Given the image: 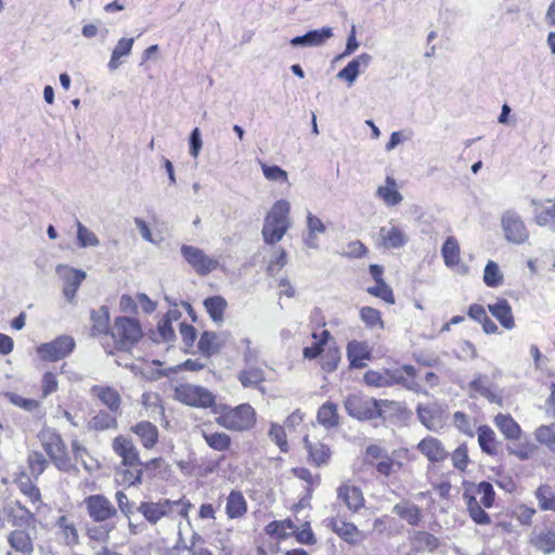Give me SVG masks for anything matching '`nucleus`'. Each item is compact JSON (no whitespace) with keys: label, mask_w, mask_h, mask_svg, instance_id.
Returning a JSON list of instances; mask_svg holds the SVG:
<instances>
[{"label":"nucleus","mask_w":555,"mask_h":555,"mask_svg":"<svg viewBox=\"0 0 555 555\" xmlns=\"http://www.w3.org/2000/svg\"><path fill=\"white\" fill-rule=\"evenodd\" d=\"M314 314L319 318L313 321L311 328V344L302 348V357L306 360H315L320 369L325 373L335 372L341 361V351L333 334L325 328L326 321L320 309Z\"/></svg>","instance_id":"f257e3e1"},{"label":"nucleus","mask_w":555,"mask_h":555,"mask_svg":"<svg viewBox=\"0 0 555 555\" xmlns=\"http://www.w3.org/2000/svg\"><path fill=\"white\" fill-rule=\"evenodd\" d=\"M463 501L470 519L480 526L491 524V517L486 512L494 506L496 493L491 482L482 480L479 482L463 481Z\"/></svg>","instance_id":"f03ea898"},{"label":"nucleus","mask_w":555,"mask_h":555,"mask_svg":"<svg viewBox=\"0 0 555 555\" xmlns=\"http://www.w3.org/2000/svg\"><path fill=\"white\" fill-rule=\"evenodd\" d=\"M143 337L142 324L137 318L118 315L111 325L108 340L102 341V346L109 356H114L117 352H131Z\"/></svg>","instance_id":"7ed1b4c3"},{"label":"nucleus","mask_w":555,"mask_h":555,"mask_svg":"<svg viewBox=\"0 0 555 555\" xmlns=\"http://www.w3.org/2000/svg\"><path fill=\"white\" fill-rule=\"evenodd\" d=\"M166 466L162 456L142 461L141 456L125 463H118L115 467V479L125 488L139 487L144 480H153L158 477Z\"/></svg>","instance_id":"20e7f679"},{"label":"nucleus","mask_w":555,"mask_h":555,"mask_svg":"<svg viewBox=\"0 0 555 555\" xmlns=\"http://www.w3.org/2000/svg\"><path fill=\"white\" fill-rule=\"evenodd\" d=\"M363 382L367 386L376 388L400 385L413 391L421 390L418 373L416 372V367L411 364H404L393 370H369L363 375Z\"/></svg>","instance_id":"39448f33"},{"label":"nucleus","mask_w":555,"mask_h":555,"mask_svg":"<svg viewBox=\"0 0 555 555\" xmlns=\"http://www.w3.org/2000/svg\"><path fill=\"white\" fill-rule=\"evenodd\" d=\"M214 413L217 414L215 421L220 427L234 433L251 430L257 423V413L249 403L236 406L221 404Z\"/></svg>","instance_id":"423d86ee"},{"label":"nucleus","mask_w":555,"mask_h":555,"mask_svg":"<svg viewBox=\"0 0 555 555\" xmlns=\"http://www.w3.org/2000/svg\"><path fill=\"white\" fill-rule=\"evenodd\" d=\"M40 446L49 461L61 472L72 473L76 470L70 452L62 435L53 428H42L38 433Z\"/></svg>","instance_id":"0eeeda50"},{"label":"nucleus","mask_w":555,"mask_h":555,"mask_svg":"<svg viewBox=\"0 0 555 555\" xmlns=\"http://www.w3.org/2000/svg\"><path fill=\"white\" fill-rule=\"evenodd\" d=\"M409 456L410 451L406 448L395 450L392 456H390L384 447L371 443L365 448L364 463L372 466L378 476L390 478L403 468V463L396 460V457L409 460Z\"/></svg>","instance_id":"6e6552de"},{"label":"nucleus","mask_w":555,"mask_h":555,"mask_svg":"<svg viewBox=\"0 0 555 555\" xmlns=\"http://www.w3.org/2000/svg\"><path fill=\"white\" fill-rule=\"evenodd\" d=\"M191 503L188 500L160 499L157 502H141L138 512L146 521L152 525L157 524L163 518L185 519L189 516Z\"/></svg>","instance_id":"1a4fd4ad"},{"label":"nucleus","mask_w":555,"mask_h":555,"mask_svg":"<svg viewBox=\"0 0 555 555\" xmlns=\"http://www.w3.org/2000/svg\"><path fill=\"white\" fill-rule=\"evenodd\" d=\"M291 205L286 199L276 201L267 214L261 230L263 242L268 245L279 243L292 225Z\"/></svg>","instance_id":"9d476101"},{"label":"nucleus","mask_w":555,"mask_h":555,"mask_svg":"<svg viewBox=\"0 0 555 555\" xmlns=\"http://www.w3.org/2000/svg\"><path fill=\"white\" fill-rule=\"evenodd\" d=\"M210 427V422L203 423L197 427L198 433L207 447L212 451L220 453L219 459L211 462L210 465L205 468V473L207 474L217 470L225 460L227 454L231 456L234 455V452L232 451V437L225 431L212 430Z\"/></svg>","instance_id":"9b49d317"},{"label":"nucleus","mask_w":555,"mask_h":555,"mask_svg":"<svg viewBox=\"0 0 555 555\" xmlns=\"http://www.w3.org/2000/svg\"><path fill=\"white\" fill-rule=\"evenodd\" d=\"M388 404L387 400H376L362 393H351L345 400L347 413L360 421L383 417L384 406Z\"/></svg>","instance_id":"f8f14e48"},{"label":"nucleus","mask_w":555,"mask_h":555,"mask_svg":"<svg viewBox=\"0 0 555 555\" xmlns=\"http://www.w3.org/2000/svg\"><path fill=\"white\" fill-rule=\"evenodd\" d=\"M175 396L178 401L194 408H212L216 397L208 389L191 384H181L176 387Z\"/></svg>","instance_id":"ddd939ff"},{"label":"nucleus","mask_w":555,"mask_h":555,"mask_svg":"<svg viewBox=\"0 0 555 555\" xmlns=\"http://www.w3.org/2000/svg\"><path fill=\"white\" fill-rule=\"evenodd\" d=\"M75 339L69 335H60L49 343L37 347L38 357L46 362H56L68 357L75 349Z\"/></svg>","instance_id":"4468645a"},{"label":"nucleus","mask_w":555,"mask_h":555,"mask_svg":"<svg viewBox=\"0 0 555 555\" xmlns=\"http://www.w3.org/2000/svg\"><path fill=\"white\" fill-rule=\"evenodd\" d=\"M454 470L446 469L442 464H427L425 477L441 500H450Z\"/></svg>","instance_id":"2eb2a0df"},{"label":"nucleus","mask_w":555,"mask_h":555,"mask_svg":"<svg viewBox=\"0 0 555 555\" xmlns=\"http://www.w3.org/2000/svg\"><path fill=\"white\" fill-rule=\"evenodd\" d=\"M5 525L9 524L13 529L36 527L37 512L30 511L20 500L4 502Z\"/></svg>","instance_id":"dca6fc26"},{"label":"nucleus","mask_w":555,"mask_h":555,"mask_svg":"<svg viewBox=\"0 0 555 555\" xmlns=\"http://www.w3.org/2000/svg\"><path fill=\"white\" fill-rule=\"evenodd\" d=\"M36 527H25L12 529L7 534V543L10 546L9 552L15 555H33L35 551Z\"/></svg>","instance_id":"f3484780"},{"label":"nucleus","mask_w":555,"mask_h":555,"mask_svg":"<svg viewBox=\"0 0 555 555\" xmlns=\"http://www.w3.org/2000/svg\"><path fill=\"white\" fill-rule=\"evenodd\" d=\"M89 517L94 522H105L117 516L114 504L104 494H91L83 499Z\"/></svg>","instance_id":"a211bd4d"},{"label":"nucleus","mask_w":555,"mask_h":555,"mask_svg":"<svg viewBox=\"0 0 555 555\" xmlns=\"http://www.w3.org/2000/svg\"><path fill=\"white\" fill-rule=\"evenodd\" d=\"M181 254L198 275H207L215 271L219 266V261L217 259L209 257L198 247L182 245Z\"/></svg>","instance_id":"6ab92c4d"},{"label":"nucleus","mask_w":555,"mask_h":555,"mask_svg":"<svg viewBox=\"0 0 555 555\" xmlns=\"http://www.w3.org/2000/svg\"><path fill=\"white\" fill-rule=\"evenodd\" d=\"M505 238L513 244H522L529 238V231L518 214L506 211L501 219Z\"/></svg>","instance_id":"aec40b11"},{"label":"nucleus","mask_w":555,"mask_h":555,"mask_svg":"<svg viewBox=\"0 0 555 555\" xmlns=\"http://www.w3.org/2000/svg\"><path fill=\"white\" fill-rule=\"evenodd\" d=\"M416 450L428 461V464H442L449 457L444 443L434 436L421 439Z\"/></svg>","instance_id":"412c9836"},{"label":"nucleus","mask_w":555,"mask_h":555,"mask_svg":"<svg viewBox=\"0 0 555 555\" xmlns=\"http://www.w3.org/2000/svg\"><path fill=\"white\" fill-rule=\"evenodd\" d=\"M346 356L350 370H361L373 359V351L367 341L352 339L346 346Z\"/></svg>","instance_id":"4be33fe9"},{"label":"nucleus","mask_w":555,"mask_h":555,"mask_svg":"<svg viewBox=\"0 0 555 555\" xmlns=\"http://www.w3.org/2000/svg\"><path fill=\"white\" fill-rule=\"evenodd\" d=\"M326 527L350 545H358L365 538L364 533L353 522L338 517L328 518Z\"/></svg>","instance_id":"5701e85b"},{"label":"nucleus","mask_w":555,"mask_h":555,"mask_svg":"<svg viewBox=\"0 0 555 555\" xmlns=\"http://www.w3.org/2000/svg\"><path fill=\"white\" fill-rule=\"evenodd\" d=\"M18 491L27 499V501L34 506L35 512H40L46 506L41 491L31 477L25 473H18L14 478Z\"/></svg>","instance_id":"b1692460"},{"label":"nucleus","mask_w":555,"mask_h":555,"mask_svg":"<svg viewBox=\"0 0 555 555\" xmlns=\"http://www.w3.org/2000/svg\"><path fill=\"white\" fill-rule=\"evenodd\" d=\"M304 447L307 451V460L311 465L322 467L330 464L333 455L330 444L320 440L313 441L309 436H305Z\"/></svg>","instance_id":"393cba45"},{"label":"nucleus","mask_w":555,"mask_h":555,"mask_svg":"<svg viewBox=\"0 0 555 555\" xmlns=\"http://www.w3.org/2000/svg\"><path fill=\"white\" fill-rule=\"evenodd\" d=\"M263 365L264 363L245 365V367L237 373V380L244 388H254L261 393H266L264 383L268 380V377Z\"/></svg>","instance_id":"a878e982"},{"label":"nucleus","mask_w":555,"mask_h":555,"mask_svg":"<svg viewBox=\"0 0 555 555\" xmlns=\"http://www.w3.org/2000/svg\"><path fill=\"white\" fill-rule=\"evenodd\" d=\"M337 499L352 513L359 512L365 504L361 488L353 485L350 480L344 481L338 486Z\"/></svg>","instance_id":"bb28decb"},{"label":"nucleus","mask_w":555,"mask_h":555,"mask_svg":"<svg viewBox=\"0 0 555 555\" xmlns=\"http://www.w3.org/2000/svg\"><path fill=\"white\" fill-rule=\"evenodd\" d=\"M144 450H153L159 442V429L150 421H140L130 427Z\"/></svg>","instance_id":"cd10ccee"},{"label":"nucleus","mask_w":555,"mask_h":555,"mask_svg":"<svg viewBox=\"0 0 555 555\" xmlns=\"http://www.w3.org/2000/svg\"><path fill=\"white\" fill-rule=\"evenodd\" d=\"M533 206V221L543 228H547L555 232V197L545 201L532 202Z\"/></svg>","instance_id":"c85d7f7f"},{"label":"nucleus","mask_w":555,"mask_h":555,"mask_svg":"<svg viewBox=\"0 0 555 555\" xmlns=\"http://www.w3.org/2000/svg\"><path fill=\"white\" fill-rule=\"evenodd\" d=\"M468 391L472 398L482 397L490 403L503 404L502 396L493 390L492 384L486 375L479 374L475 376L468 384Z\"/></svg>","instance_id":"c756f323"},{"label":"nucleus","mask_w":555,"mask_h":555,"mask_svg":"<svg viewBox=\"0 0 555 555\" xmlns=\"http://www.w3.org/2000/svg\"><path fill=\"white\" fill-rule=\"evenodd\" d=\"M408 243V236L398 225L382 227L378 231L377 247L384 249H397Z\"/></svg>","instance_id":"7c9ffc66"},{"label":"nucleus","mask_w":555,"mask_h":555,"mask_svg":"<svg viewBox=\"0 0 555 555\" xmlns=\"http://www.w3.org/2000/svg\"><path fill=\"white\" fill-rule=\"evenodd\" d=\"M91 326L90 334L93 337H102V341H107L111 335L109 310L106 306L92 310L90 313Z\"/></svg>","instance_id":"2f4dec72"},{"label":"nucleus","mask_w":555,"mask_h":555,"mask_svg":"<svg viewBox=\"0 0 555 555\" xmlns=\"http://www.w3.org/2000/svg\"><path fill=\"white\" fill-rule=\"evenodd\" d=\"M90 392L103 405H105L107 410L121 413V396L116 388L106 385H93Z\"/></svg>","instance_id":"473e14b6"},{"label":"nucleus","mask_w":555,"mask_h":555,"mask_svg":"<svg viewBox=\"0 0 555 555\" xmlns=\"http://www.w3.org/2000/svg\"><path fill=\"white\" fill-rule=\"evenodd\" d=\"M112 450L120 460L119 463L130 462L140 455V450L132 440L126 435H117L112 440Z\"/></svg>","instance_id":"72a5a7b5"},{"label":"nucleus","mask_w":555,"mask_h":555,"mask_svg":"<svg viewBox=\"0 0 555 555\" xmlns=\"http://www.w3.org/2000/svg\"><path fill=\"white\" fill-rule=\"evenodd\" d=\"M120 413L109 410H100L87 423V428L91 431H106L118 428V416Z\"/></svg>","instance_id":"f704fd0d"},{"label":"nucleus","mask_w":555,"mask_h":555,"mask_svg":"<svg viewBox=\"0 0 555 555\" xmlns=\"http://www.w3.org/2000/svg\"><path fill=\"white\" fill-rule=\"evenodd\" d=\"M493 424L506 440L518 441L521 438L520 425L508 413H498L493 417Z\"/></svg>","instance_id":"c9c22d12"},{"label":"nucleus","mask_w":555,"mask_h":555,"mask_svg":"<svg viewBox=\"0 0 555 555\" xmlns=\"http://www.w3.org/2000/svg\"><path fill=\"white\" fill-rule=\"evenodd\" d=\"M248 511V503L241 490H231L225 500V515L229 519H241Z\"/></svg>","instance_id":"e433bc0d"},{"label":"nucleus","mask_w":555,"mask_h":555,"mask_svg":"<svg viewBox=\"0 0 555 555\" xmlns=\"http://www.w3.org/2000/svg\"><path fill=\"white\" fill-rule=\"evenodd\" d=\"M488 310L503 328L513 330L516 326L512 307L505 298H498L494 304L488 305Z\"/></svg>","instance_id":"4c0bfd02"},{"label":"nucleus","mask_w":555,"mask_h":555,"mask_svg":"<svg viewBox=\"0 0 555 555\" xmlns=\"http://www.w3.org/2000/svg\"><path fill=\"white\" fill-rule=\"evenodd\" d=\"M57 534L67 546H75L79 543V533L75 521L67 515H61L55 521Z\"/></svg>","instance_id":"58836bf2"},{"label":"nucleus","mask_w":555,"mask_h":555,"mask_svg":"<svg viewBox=\"0 0 555 555\" xmlns=\"http://www.w3.org/2000/svg\"><path fill=\"white\" fill-rule=\"evenodd\" d=\"M478 444L482 453L496 456L499 454L500 441L494 430L489 425H481L477 428Z\"/></svg>","instance_id":"ea45409f"},{"label":"nucleus","mask_w":555,"mask_h":555,"mask_svg":"<svg viewBox=\"0 0 555 555\" xmlns=\"http://www.w3.org/2000/svg\"><path fill=\"white\" fill-rule=\"evenodd\" d=\"M441 256L446 267L457 268L462 263L461 246L455 236H448L441 246Z\"/></svg>","instance_id":"a19ab883"},{"label":"nucleus","mask_w":555,"mask_h":555,"mask_svg":"<svg viewBox=\"0 0 555 555\" xmlns=\"http://www.w3.org/2000/svg\"><path fill=\"white\" fill-rule=\"evenodd\" d=\"M376 195L384 202L385 205L390 207L399 205L403 199L395 178L390 176L386 177L384 185H379L377 188Z\"/></svg>","instance_id":"79ce46f5"},{"label":"nucleus","mask_w":555,"mask_h":555,"mask_svg":"<svg viewBox=\"0 0 555 555\" xmlns=\"http://www.w3.org/2000/svg\"><path fill=\"white\" fill-rule=\"evenodd\" d=\"M410 543L416 553L435 552L439 546V540L436 535L427 531H415L410 537Z\"/></svg>","instance_id":"37998d69"},{"label":"nucleus","mask_w":555,"mask_h":555,"mask_svg":"<svg viewBox=\"0 0 555 555\" xmlns=\"http://www.w3.org/2000/svg\"><path fill=\"white\" fill-rule=\"evenodd\" d=\"M469 319L481 324L486 334L492 335L499 332L498 325L489 318L486 308L480 304H472L467 308Z\"/></svg>","instance_id":"c03bdc74"},{"label":"nucleus","mask_w":555,"mask_h":555,"mask_svg":"<svg viewBox=\"0 0 555 555\" xmlns=\"http://www.w3.org/2000/svg\"><path fill=\"white\" fill-rule=\"evenodd\" d=\"M393 513L411 526H418L423 520V513L420 506L411 502H400L392 508Z\"/></svg>","instance_id":"a18cd8bd"},{"label":"nucleus","mask_w":555,"mask_h":555,"mask_svg":"<svg viewBox=\"0 0 555 555\" xmlns=\"http://www.w3.org/2000/svg\"><path fill=\"white\" fill-rule=\"evenodd\" d=\"M317 420L326 429L337 427L339 425L337 404L332 401L323 403L318 410Z\"/></svg>","instance_id":"49530a36"},{"label":"nucleus","mask_w":555,"mask_h":555,"mask_svg":"<svg viewBox=\"0 0 555 555\" xmlns=\"http://www.w3.org/2000/svg\"><path fill=\"white\" fill-rule=\"evenodd\" d=\"M371 56L366 53H363L352 61H350L339 73L337 77L339 79L346 80L349 85H351L358 75L360 74L361 66L366 67Z\"/></svg>","instance_id":"de8ad7c7"},{"label":"nucleus","mask_w":555,"mask_h":555,"mask_svg":"<svg viewBox=\"0 0 555 555\" xmlns=\"http://www.w3.org/2000/svg\"><path fill=\"white\" fill-rule=\"evenodd\" d=\"M204 307L212 321L221 322L223 321L228 302L222 296L216 295L206 298L204 300Z\"/></svg>","instance_id":"09e8293b"},{"label":"nucleus","mask_w":555,"mask_h":555,"mask_svg":"<svg viewBox=\"0 0 555 555\" xmlns=\"http://www.w3.org/2000/svg\"><path fill=\"white\" fill-rule=\"evenodd\" d=\"M449 456L454 470H457L461 474L466 473L470 464V459L468 446L465 442L459 444L451 453L449 452Z\"/></svg>","instance_id":"8fccbe9b"},{"label":"nucleus","mask_w":555,"mask_h":555,"mask_svg":"<svg viewBox=\"0 0 555 555\" xmlns=\"http://www.w3.org/2000/svg\"><path fill=\"white\" fill-rule=\"evenodd\" d=\"M534 496L541 511L555 512V491L550 485H540L534 491Z\"/></svg>","instance_id":"3c124183"},{"label":"nucleus","mask_w":555,"mask_h":555,"mask_svg":"<svg viewBox=\"0 0 555 555\" xmlns=\"http://www.w3.org/2000/svg\"><path fill=\"white\" fill-rule=\"evenodd\" d=\"M134 40L132 38H121L113 49L111 60L108 62L109 69H116L121 64L120 59L131 52Z\"/></svg>","instance_id":"603ef678"},{"label":"nucleus","mask_w":555,"mask_h":555,"mask_svg":"<svg viewBox=\"0 0 555 555\" xmlns=\"http://www.w3.org/2000/svg\"><path fill=\"white\" fill-rule=\"evenodd\" d=\"M72 453H73V461L76 464V462H80L87 470H92L94 467H98L99 464L96 461L92 459L90 455L89 450L83 447L78 440L72 441Z\"/></svg>","instance_id":"864d4df0"},{"label":"nucleus","mask_w":555,"mask_h":555,"mask_svg":"<svg viewBox=\"0 0 555 555\" xmlns=\"http://www.w3.org/2000/svg\"><path fill=\"white\" fill-rule=\"evenodd\" d=\"M537 441L555 453V424L541 425L534 430Z\"/></svg>","instance_id":"5fc2aeb1"},{"label":"nucleus","mask_w":555,"mask_h":555,"mask_svg":"<svg viewBox=\"0 0 555 555\" xmlns=\"http://www.w3.org/2000/svg\"><path fill=\"white\" fill-rule=\"evenodd\" d=\"M503 274L493 260H489L483 270V282L488 287H498L503 283Z\"/></svg>","instance_id":"6e6d98bb"},{"label":"nucleus","mask_w":555,"mask_h":555,"mask_svg":"<svg viewBox=\"0 0 555 555\" xmlns=\"http://www.w3.org/2000/svg\"><path fill=\"white\" fill-rule=\"evenodd\" d=\"M359 314H360L361 320L364 322V324L367 327L384 328V321L382 319V312L378 309L365 306L360 309Z\"/></svg>","instance_id":"4d7b16f0"},{"label":"nucleus","mask_w":555,"mask_h":555,"mask_svg":"<svg viewBox=\"0 0 555 555\" xmlns=\"http://www.w3.org/2000/svg\"><path fill=\"white\" fill-rule=\"evenodd\" d=\"M5 397L12 404L27 412H37L41 409V402L37 399L24 398L15 392H7Z\"/></svg>","instance_id":"13d9d810"},{"label":"nucleus","mask_w":555,"mask_h":555,"mask_svg":"<svg viewBox=\"0 0 555 555\" xmlns=\"http://www.w3.org/2000/svg\"><path fill=\"white\" fill-rule=\"evenodd\" d=\"M30 474L37 479L49 466V461L39 451H33L27 457Z\"/></svg>","instance_id":"bf43d9fd"},{"label":"nucleus","mask_w":555,"mask_h":555,"mask_svg":"<svg viewBox=\"0 0 555 555\" xmlns=\"http://www.w3.org/2000/svg\"><path fill=\"white\" fill-rule=\"evenodd\" d=\"M199 351L210 357L219 350L218 337L214 332H204L198 340Z\"/></svg>","instance_id":"052dcab7"},{"label":"nucleus","mask_w":555,"mask_h":555,"mask_svg":"<svg viewBox=\"0 0 555 555\" xmlns=\"http://www.w3.org/2000/svg\"><path fill=\"white\" fill-rule=\"evenodd\" d=\"M366 292L376 298L382 299L388 305H393L396 302V298L391 287L384 281L379 283H375L374 286L367 287Z\"/></svg>","instance_id":"680f3d73"},{"label":"nucleus","mask_w":555,"mask_h":555,"mask_svg":"<svg viewBox=\"0 0 555 555\" xmlns=\"http://www.w3.org/2000/svg\"><path fill=\"white\" fill-rule=\"evenodd\" d=\"M269 437L279 447L281 452L287 453L289 451L287 435L285 428L282 425L271 424L269 429Z\"/></svg>","instance_id":"e2e57ef3"},{"label":"nucleus","mask_w":555,"mask_h":555,"mask_svg":"<svg viewBox=\"0 0 555 555\" xmlns=\"http://www.w3.org/2000/svg\"><path fill=\"white\" fill-rule=\"evenodd\" d=\"M56 272L59 274L64 273V281L66 284H72L77 287H79L86 279V273L82 270L69 268L67 266H57Z\"/></svg>","instance_id":"0e129e2a"},{"label":"nucleus","mask_w":555,"mask_h":555,"mask_svg":"<svg viewBox=\"0 0 555 555\" xmlns=\"http://www.w3.org/2000/svg\"><path fill=\"white\" fill-rule=\"evenodd\" d=\"M453 424L462 434L474 437V424L466 413L456 411L453 414Z\"/></svg>","instance_id":"69168bd1"},{"label":"nucleus","mask_w":555,"mask_h":555,"mask_svg":"<svg viewBox=\"0 0 555 555\" xmlns=\"http://www.w3.org/2000/svg\"><path fill=\"white\" fill-rule=\"evenodd\" d=\"M147 550L150 555H182L184 548L179 546L168 547L165 545V540L149 543Z\"/></svg>","instance_id":"338daca9"},{"label":"nucleus","mask_w":555,"mask_h":555,"mask_svg":"<svg viewBox=\"0 0 555 555\" xmlns=\"http://www.w3.org/2000/svg\"><path fill=\"white\" fill-rule=\"evenodd\" d=\"M535 546L544 553L555 551V531L541 532L535 537Z\"/></svg>","instance_id":"774afa93"}]
</instances>
